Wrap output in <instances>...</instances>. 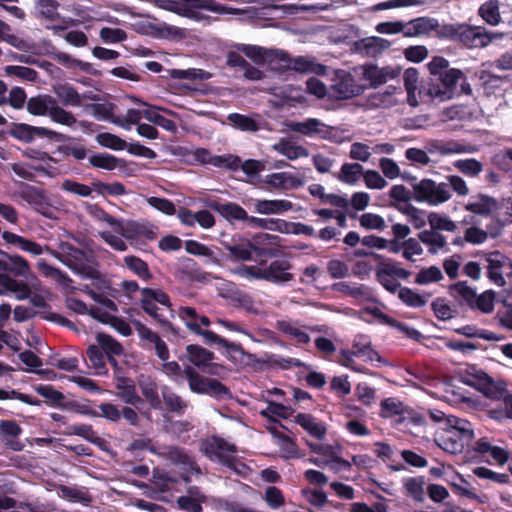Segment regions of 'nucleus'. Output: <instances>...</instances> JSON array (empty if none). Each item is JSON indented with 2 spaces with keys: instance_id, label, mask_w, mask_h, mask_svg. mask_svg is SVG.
Listing matches in <instances>:
<instances>
[{
  "instance_id": "1",
  "label": "nucleus",
  "mask_w": 512,
  "mask_h": 512,
  "mask_svg": "<svg viewBox=\"0 0 512 512\" xmlns=\"http://www.w3.org/2000/svg\"><path fill=\"white\" fill-rule=\"evenodd\" d=\"M2 238L8 244L19 247L22 251L34 256H39L45 251L67 266L74 273L85 279H98V264L93 255H88L83 250L73 246L69 242L61 241L58 250L50 249L48 246H41L39 243L24 238L15 233L4 231Z\"/></svg>"
},
{
  "instance_id": "3",
  "label": "nucleus",
  "mask_w": 512,
  "mask_h": 512,
  "mask_svg": "<svg viewBox=\"0 0 512 512\" xmlns=\"http://www.w3.org/2000/svg\"><path fill=\"white\" fill-rule=\"evenodd\" d=\"M98 237L113 250L125 252L128 249L127 241L139 238L154 240L158 235V227L148 221L123 220L119 234L110 230H100Z\"/></svg>"
},
{
  "instance_id": "45",
  "label": "nucleus",
  "mask_w": 512,
  "mask_h": 512,
  "mask_svg": "<svg viewBox=\"0 0 512 512\" xmlns=\"http://www.w3.org/2000/svg\"><path fill=\"white\" fill-rule=\"evenodd\" d=\"M497 235L498 233L488 232L478 226H471L464 231L462 241L472 245H481L484 244L489 237L495 238ZM456 243H461V240L456 241Z\"/></svg>"
},
{
  "instance_id": "11",
  "label": "nucleus",
  "mask_w": 512,
  "mask_h": 512,
  "mask_svg": "<svg viewBox=\"0 0 512 512\" xmlns=\"http://www.w3.org/2000/svg\"><path fill=\"white\" fill-rule=\"evenodd\" d=\"M201 450L210 460H217L230 469H236V458L232 455L236 453V447L223 438L212 436L206 439L201 445Z\"/></svg>"
},
{
  "instance_id": "62",
  "label": "nucleus",
  "mask_w": 512,
  "mask_h": 512,
  "mask_svg": "<svg viewBox=\"0 0 512 512\" xmlns=\"http://www.w3.org/2000/svg\"><path fill=\"white\" fill-rule=\"evenodd\" d=\"M228 120L235 128L242 131L256 132L259 129L258 123L253 118L239 113H231Z\"/></svg>"
},
{
  "instance_id": "53",
  "label": "nucleus",
  "mask_w": 512,
  "mask_h": 512,
  "mask_svg": "<svg viewBox=\"0 0 512 512\" xmlns=\"http://www.w3.org/2000/svg\"><path fill=\"white\" fill-rule=\"evenodd\" d=\"M453 166L468 177H477L483 171V164L475 158L456 160Z\"/></svg>"
},
{
  "instance_id": "15",
  "label": "nucleus",
  "mask_w": 512,
  "mask_h": 512,
  "mask_svg": "<svg viewBox=\"0 0 512 512\" xmlns=\"http://www.w3.org/2000/svg\"><path fill=\"white\" fill-rule=\"evenodd\" d=\"M225 285L227 293L221 292L222 298L230 299L234 306L241 307L254 315H266L260 301L255 300L250 294L238 290L233 283Z\"/></svg>"
},
{
  "instance_id": "19",
  "label": "nucleus",
  "mask_w": 512,
  "mask_h": 512,
  "mask_svg": "<svg viewBox=\"0 0 512 512\" xmlns=\"http://www.w3.org/2000/svg\"><path fill=\"white\" fill-rule=\"evenodd\" d=\"M186 351L188 354V359L192 364L198 368L203 369L207 373L217 374V371L220 369V367L212 363V360L214 359V354L212 352L201 346L193 344L188 345L186 347Z\"/></svg>"
},
{
  "instance_id": "25",
  "label": "nucleus",
  "mask_w": 512,
  "mask_h": 512,
  "mask_svg": "<svg viewBox=\"0 0 512 512\" xmlns=\"http://www.w3.org/2000/svg\"><path fill=\"white\" fill-rule=\"evenodd\" d=\"M310 446L313 451L322 453V466L330 467L336 472L351 469L352 463L334 454L332 446L318 444Z\"/></svg>"
},
{
  "instance_id": "39",
  "label": "nucleus",
  "mask_w": 512,
  "mask_h": 512,
  "mask_svg": "<svg viewBox=\"0 0 512 512\" xmlns=\"http://www.w3.org/2000/svg\"><path fill=\"white\" fill-rule=\"evenodd\" d=\"M353 355L356 357H363L368 361H380L379 354L372 349L371 341L365 335H357L353 342Z\"/></svg>"
},
{
  "instance_id": "49",
  "label": "nucleus",
  "mask_w": 512,
  "mask_h": 512,
  "mask_svg": "<svg viewBox=\"0 0 512 512\" xmlns=\"http://www.w3.org/2000/svg\"><path fill=\"white\" fill-rule=\"evenodd\" d=\"M142 118H144V108H130L124 115H117L112 123L125 130H130L133 125H138Z\"/></svg>"
},
{
  "instance_id": "28",
  "label": "nucleus",
  "mask_w": 512,
  "mask_h": 512,
  "mask_svg": "<svg viewBox=\"0 0 512 512\" xmlns=\"http://www.w3.org/2000/svg\"><path fill=\"white\" fill-rule=\"evenodd\" d=\"M85 209L94 221L107 224L113 233L119 234L124 219L110 215L98 204L85 203Z\"/></svg>"
},
{
  "instance_id": "22",
  "label": "nucleus",
  "mask_w": 512,
  "mask_h": 512,
  "mask_svg": "<svg viewBox=\"0 0 512 512\" xmlns=\"http://www.w3.org/2000/svg\"><path fill=\"white\" fill-rule=\"evenodd\" d=\"M275 327L278 331L292 338L298 343L306 344L310 342V336L308 334L309 328L301 325L299 321L281 319L276 322Z\"/></svg>"
},
{
  "instance_id": "30",
  "label": "nucleus",
  "mask_w": 512,
  "mask_h": 512,
  "mask_svg": "<svg viewBox=\"0 0 512 512\" xmlns=\"http://www.w3.org/2000/svg\"><path fill=\"white\" fill-rule=\"evenodd\" d=\"M401 95V88L389 86L384 91L372 94L369 101L374 107L391 108L400 103Z\"/></svg>"
},
{
  "instance_id": "52",
  "label": "nucleus",
  "mask_w": 512,
  "mask_h": 512,
  "mask_svg": "<svg viewBox=\"0 0 512 512\" xmlns=\"http://www.w3.org/2000/svg\"><path fill=\"white\" fill-rule=\"evenodd\" d=\"M68 434L71 435H77L80 437H83L87 441L102 447L106 441L99 437L92 429L91 425L87 424H78V425H71L68 427Z\"/></svg>"
},
{
  "instance_id": "33",
  "label": "nucleus",
  "mask_w": 512,
  "mask_h": 512,
  "mask_svg": "<svg viewBox=\"0 0 512 512\" xmlns=\"http://www.w3.org/2000/svg\"><path fill=\"white\" fill-rule=\"evenodd\" d=\"M265 182L275 189H294L303 185V181L288 172L272 173L266 176Z\"/></svg>"
},
{
  "instance_id": "21",
  "label": "nucleus",
  "mask_w": 512,
  "mask_h": 512,
  "mask_svg": "<svg viewBox=\"0 0 512 512\" xmlns=\"http://www.w3.org/2000/svg\"><path fill=\"white\" fill-rule=\"evenodd\" d=\"M194 8L206 9L218 14L228 12L226 7L212 0H176L175 2H171L169 7V9L179 14H186Z\"/></svg>"
},
{
  "instance_id": "5",
  "label": "nucleus",
  "mask_w": 512,
  "mask_h": 512,
  "mask_svg": "<svg viewBox=\"0 0 512 512\" xmlns=\"http://www.w3.org/2000/svg\"><path fill=\"white\" fill-rule=\"evenodd\" d=\"M141 307L161 325H169L172 316L171 303L168 295L159 289L144 288L141 290Z\"/></svg>"
},
{
  "instance_id": "14",
  "label": "nucleus",
  "mask_w": 512,
  "mask_h": 512,
  "mask_svg": "<svg viewBox=\"0 0 512 512\" xmlns=\"http://www.w3.org/2000/svg\"><path fill=\"white\" fill-rule=\"evenodd\" d=\"M428 155L431 156H450L459 154H471L477 152V147L456 140L444 141L441 139H431L425 143Z\"/></svg>"
},
{
  "instance_id": "26",
  "label": "nucleus",
  "mask_w": 512,
  "mask_h": 512,
  "mask_svg": "<svg viewBox=\"0 0 512 512\" xmlns=\"http://www.w3.org/2000/svg\"><path fill=\"white\" fill-rule=\"evenodd\" d=\"M419 96L421 98L427 97L433 103H442L451 100L448 92L442 86L439 77H431L424 82L419 89Z\"/></svg>"
},
{
  "instance_id": "13",
  "label": "nucleus",
  "mask_w": 512,
  "mask_h": 512,
  "mask_svg": "<svg viewBox=\"0 0 512 512\" xmlns=\"http://www.w3.org/2000/svg\"><path fill=\"white\" fill-rule=\"evenodd\" d=\"M184 375L188 380L191 391L199 394H208L214 397L227 395V388L216 379L206 378L196 372L191 366L184 368Z\"/></svg>"
},
{
  "instance_id": "43",
  "label": "nucleus",
  "mask_w": 512,
  "mask_h": 512,
  "mask_svg": "<svg viewBox=\"0 0 512 512\" xmlns=\"http://www.w3.org/2000/svg\"><path fill=\"white\" fill-rule=\"evenodd\" d=\"M364 167L360 163H344L338 173L337 178L349 185L356 184L363 175Z\"/></svg>"
},
{
  "instance_id": "56",
  "label": "nucleus",
  "mask_w": 512,
  "mask_h": 512,
  "mask_svg": "<svg viewBox=\"0 0 512 512\" xmlns=\"http://www.w3.org/2000/svg\"><path fill=\"white\" fill-rule=\"evenodd\" d=\"M443 279V273L438 266L432 265L422 268L415 276V283L419 285H428L439 282Z\"/></svg>"
},
{
  "instance_id": "8",
  "label": "nucleus",
  "mask_w": 512,
  "mask_h": 512,
  "mask_svg": "<svg viewBox=\"0 0 512 512\" xmlns=\"http://www.w3.org/2000/svg\"><path fill=\"white\" fill-rule=\"evenodd\" d=\"M452 197L448 184L437 183L432 179H423L414 186V198L431 206H439Z\"/></svg>"
},
{
  "instance_id": "34",
  "label": "nucleus",
  "mask_w": 512,
  "mask_h": 512,
  "mask_svg": "<svg viewBox=\"0 0 512 512\" xmlns=\"http://www.w3.org/2000/svg\"><path fill=\"white\" fill-rule=\"evenodd\" d=\"M272 149L279 154L285 156L289 160H296L299 158L308 157V150L290 139H280L272 146Z\"/></svg>"
},
{
  "instance_id": "55",
  "label": "nucleus",
  "mask_w": 512,
  "mask_h": 512,
  "mask_svg": "<svg viewBox=\"0 0 512 512\" xmlns=\"http://www.w3.org/2000/svg\"><path fill=\"white\" fill-rule=\"evenodd\" d=\"M94 191L103 196H121L127 193L125 186L120 182L105 183L96 181L92 183Z\"/></svg>"
},
{
  "instance_id": "38",
  "label": "nucleus",
  "mask_w": 512,
  "mask_h": 512,
  "mask_svg": "<svg viewBox=\"0 0 512 512\" xmlns=\"http://www.w3.org/2000/svg\"><path fill=\"white\" fill-rule=\"evenodd\" d=\"M404 86L407 92V102L410 106L416 107L419 104L417 91L419 82V72L415 68H409L403 75Z\"/></svg>"
},
{
  "instance_id": "63",
  "label": "nucleus",
  "mask_w": 512,
  "mask_h": 512,
  "mask_svg": "<svg viewBox=\"0 0 512 512\" xmlns=\"http://www.w3.org/2000/svg\"><path fill=\"white\" fill-rule=\"evenodd\" d=\"M381 408L384 413L401 415V414H412V409L404 404L401 400L396 397H390L381 402Z\"/></svg>"
},
{
  "instance_id": "10",
  "label": "nucleus",
  "mask_w": 512,
  "mask_h": 512,
  "mask_svg": "<svg viewBox=\"0 0 512 512\" xmlns=\"http://www.w3.org/2000/svg\"><path fill=\"white\" fill-rule=\"evenodd\" d=\"M478 257L489 281L497 287H504L507 283L505 276L508 256L498 250H494L482 251L478 254Z\"/></svg>"
},
{
  "instance_id": "51",
  "label": "nucleus",
  "mask_w": 512,
  "mask_h": 512,
  "mask_svg": "<svg viewBox=\"0 0 512 512\" xmlns=\"http://www.w3.org/2000/svg\"><path fill=\"white\" fill-rule=\"evenodd\" d=\"M428 223L430 225V228L439 232V231H446V232H455L457 229V224L453 220H451L448 216L437 213V212H431L427 216Z\"/></svg>"
},
{
  "instance_id": "9",
  "label": "nucleus",
  "mask_w": 512,
  "mask_h": 512,
  "mask_svg": "<svg viewBox=\"0 0 512 512\" xmlns=\"http://www.w3.org/2000/svg\"><path fill=\"white\" fill-rule=\"evenodd\" d=\"M444 33L468 48H483L487 46V30L481 26L452 24L444 27Z\"/></svg>"
},
{
  "instance_id": "40",
  "label": "nucleus",
  "mask_w": 512,
  "mask_h": 512,
  "mask_svg": "<svg viewBox=\"0 0 512 512\" xmlns=\"http://www.w3.org/2000/svg\"><path fill=\"white\" fill-rule=\"evenodd\" d=\"M239 52L245 54L248 58L253 60L256 63H261L265 60L266 57L275 55V56H283L284 53L278 50H266L260 46L249 45V44H238L236 46Z\"/></svg>"
},
{
  "instance_id": "36",
  "label": "nucleus",
  "mask_w": 512,
  "mask_h": 512,
  "mask_svg": "<svg viewBox=\"0 0 512 512\" xmlns=\"http://www.w3.org/2000/svg\"><path fill=\"white\" fill-rule=\"evenodd\" d=\"M478 15L491 26H497L502 22L499 0H487L478 8Z\"/></svg>"
},
{
  "instance_id": "59",
  "label": "nucleus",
  "mask_w": 512,
  "mask_h": 512,
  "mask_svg": "<svg viewBox=\"0 0 512 512\" xmlns=\"http://www.w3.org/2000/svg\"><path fill=\"white\" fill-rule=\"evenodd\" d=\"M390 47V42L381 37H369L362 41V50L369 56H376Z\"/></svg>"
},
{
  "instance_id": "42",
  "label": "nucleus",
  "mask_w": 512,
  "mask_h": 512,
  "mask_svg": "<svg viewBox=\"0 0 512 512\" xmlns=\"http://www.w3.org/2000/svg\"><path fill=\"white\" fill-rule=\"evenodd\" d=\"M419 241L429 247L431 254H436L439 250L443 249L447 245L446 238L439 232L429 229L424 230L418 234Z\"/></svg>"
},
{
  "instance_id": "7",
  "label": "nucleus",
  "mask_w": 512,
  "mask_h": 512,
  "mask_svg": "<svg viewBox=\"0 0 512 512\" xmlns=\"http://www.w3.org/2000/svg\"><path fill=\"white\" fill-rule=\"evenodd\" d=\"M463 383L480 390L486 397L491 399L503 400L506 416H512V395L507 393L505 384L494 382L488 375H466L462 378Z\"/></svg>"
},
{
  "instance_id": "37",
  "label": "nucleus",
  "mask_w": 512,
  "mask_h": 512,
  "mask_svg": "<svg viewBox=\"0 0 512 512\" xmlns=\"http://www.w3.org/2000/svg\"><path fill=\"white\" fill-rule=\"evenodd\" d=\"M38 270L45 276L53 279L57 284L65 289L71 288L72 279L62 270L54 266L49 265L44 260L37 262Z\"/></svg>"
},
{
  "instance_id": "20",
  "label": "nucleus",
  "mask_w": 512,
  "mask_h": 512,
  "mask_svg": "<svg viewBox=\"0 0 512 512\" xmlns=\"http://www.w3.org/2000/svg\"><path fill=\"white\" fill-rule=\"evenodd\" d=\"M179 221L187 227H195L198 224L203 229H211L215 225V218L208 210L193 212L186 208L177 211Z\"/></svg>"
},
{
  "instance_id": "54",
  "label": "nucleus",
  "mask_w": 512,
  "mask_h": 512,
  "mask_svg": "<svg viewBox=\"0 0 512 512\" xmlns=\"http://www.w3.org/2000/svg\"><path fill=\"white\" fill-rule=\"evenodd\" d=\"M89 113L98 120H108L112 122L117 118L114 115L115 105L113 103H94L86 106Z\"/></svg>"
},
{
  "instance_id": "60",
  "label": "nucleus",
  "mask_w": 512,
  "mask_h": 512,
  "mask_svg": "<svg viewBox=\"0 0 512 512\" xmlns=\"http://www.w3.org/2000/svg\"><path fill=\"white\" fill-rule=\"evenodd\" d=\"M89 163L99 169L104 170H114L117 168L120 164L119 159H117L115 156L106 154V153H99L91 155L89 158Z\"/></svg>"
},
{
  "instance_id": "4",
  "label": "nucleus",
  "mask_w": 512,
  "mask_h": 512,
  "mask_svg": "<svg viewBox=\"0 0 512 512\" xmlns=\"http://www.w3.org/2000/svg\"><path fill=\"white\" fill-rule=\"evenodd\" d=\"M27 111L34 116L48 115L55 123L69 127L77 121L70 111L59 106L57 100L48 94L31 97L27 102Z\"/></svg>"
},
{
  "instance_id": "61",
  "label": "nucleus",
  "mask_w": 512,
  "mask_h": 512,
  "mask_svg": "<svg viewBox=\"0 0 512 512\" xmlns=\"http://www.w3.org/2000/svg\"><path fill=\"white\" fill-rule=\"evenodd\" d=\"M402 213H404L408 221L412 224L415 229H421L426 225L427 216L425 211L418 209L410 204H406L402 209Z\"/></svg>"
},
{
  "instance_id": "6",
  "label": "nucleus",
  "mask_w": 512,
  "mask_h": 512,
  "mask_svg": "<svg viewBox=\"0 0 512 512\" xmlns=\"http://www.w3.org/2000/svg\"><path fill=\"white\" fill-rule=\"evenodd\" d=\"M435 422L447 420L450 430L442 437L441 447L452 454L460 453L464 442L470 441L474 432L471 424L465 418H432Z\"/></svg>"
},
{
  "instance_id": "41",
  "label": "nucleus",
  "mask_w": 512,
  "mask_h": 512,
  "mask_svg": "<svg viewBox=\"0 0 512 512\" xmlns=\"http://www.w3.org/2000/svg\"><path fill=\"white\" fill-rule=\"evenodd\" d=\"M91 316L100 322L108 323L123 336H129L132 333V329L129 324L121 318L111 316L106 312H101L100 310H92Z\"/></svg>"
},
{
  "instance_id": "35",
  "label": "nucleus",
  "mask_w": 512,
  "mask_h": 512,
  "mask_svg": "<svg viewBox=\"0 0 512 512\" xmlns=\"http://www.w3.org/2000/svg\"><path fill=\"white\" fill-rule=\"evenodd\" d=\"M211 208L217 211L224 219L232 223L234 221H245L247 212L240 205L227 202V203H214Z\"/></svg>"
},
{
  "instance_id": "16",
  "label": "nucleus",
  "mask_w": 512,
  "mask_h": 512,
  "mask_svg": "<svg viewBox=\"0 0 512 512\" xmlns=\"http://www.w3.org/2000/svg\"><path fill=\"white\" fill-rule=\"evenodd\" d=\"M289 128L293 132L300 133L308 137H320L322 139H331L335 134L334 128L326 125L316 118L292 122L289 125Z\"/></svg>"
},
{
  "instance_id": "48",
  "label": "nucleus",
  "mask_w": 512,
  "mask_h": 512,
  "mask_svg": "<svg viewBox=\"0 0 512 512\" xmlns=\"http://www.w3.org/2000/svg\"><path fill=\"white\" fill-rule=\"evenodd\" d=\"M225 248L238 260L249 261L252 259V250L256 247L247 239H241L238 243L225 244Z\"/></svg>"
},
{
  "instance_id": "12",
  "label": "nucleus",
  "mask_w": 512,
  "mask_h": 512,
  "mask_svg": "<svg viewBox=\"0 0 512 512\" xmlns=\"http://www.w3.org/2000/svg\"><path fill=\"white\" fill-rule=\"evenodd\" d=\"M364 92V87L357 83L353 75L340 70L335 73L329 87V98L335 100H348Z\"/></svg>"
},
{
  "instance_id": "31",
  "label": "nucleus",
  "mask_w": 512,
  "mask_h": 512,
  "mask_svg": "<svg viewBox=\"0 0 512 512\" xmlns=\"http://www.w3.org/2000/svg\"><path fill=\"white\" fill-rule=\"evenodd\" d=\"M288 67L296 72L305 74L324 75L326 67L318 63L314 58L298 56L289 61Z\"/></svg>"
},
{
  "instance_id": "17",
  "label": "nucleus",
  "mask_w": 512,
  "mask_h": 512,
  "mask_svg": "<svg viewBox=\"0 0 512 512\" xmlns=\"http://www.w3.org/2000/svg\"><path fill=\"white\" fill-rule=\"evenodd\" d=\"M400 70L390 66L378 67L376 65L363 66V78L369 82L371 88H377L398 77Z\"/></svg>"
},
{
  "instance_id": "18",
  "label": "nucleus",
  "mask_w": 512,
  "mask_h": 512,
  "mask_svg": "<svg viewBox=\"0 0 512 512\" xmlns=\"http://www.w3.org/2000/svg\"><path fill=\"white\" fill-rule=\"evenodd\" d=\"M291 264L286 260H274L264 267V280L276 285L288 283L294 279L290 273Z\"/></svg>"
},
{
  "instance_id": "47",
  "label": "nucleus",
  "mask_w": 512,
  "mask_h": 512,
  "mask_svg": "<svg viewBox=\"0 0 512 512\" xmlns=\"http://www.w3.org/2000/svg\"><path fill=\"white\" fill-rule=\"evenodd\" d=\"M426 484L424 476L408 477L404 479L403 485L407 495L411 496L415 501L422 502L424 500V486Z\"/></svg>"
},
{
  "instance_id": "24",
  "label": "nucleus",
  "mask_w": 512,
  "mask_h": 512,
  "mask_svg": "<svg viewBox=\"0 0 512 512\" xmlns=\"http://www.w3.org/2000/svg\"><path fill=\"white\" fill-rule=\"evenodd\" d=\"M254 211L263 215H281L293 209V203L286 199H256Z\"/></svg>"
},
{
  "instance_id": "29",
  "label": "nucleus",
  "mask_w": 512,
  "mask_h": 512,
  "mask_svg": "<svg viewBox=\"0 0 512 512\" xmlns=\"http://www.w3.org/2000/svg\"><path fill=\"white\" fill-rule=\"evenodd\" d=\"M497 208V200L486 194H479L473 197L472 200L464 206L466 211L481 216H487Z\"/></svg>"
},
{
  "instance_id": "50",
  "label": "nucleus",
  "mask_w": 512,
  "mask_h": 512,
  "mask_svg": "<svg viewBox=\"0 0 512 512\" xmlns=\"http://www.w3.org/2000/svg\"><path fill=\"white\" fill-rule=\"evenodd\" d=\"M335 291L347 294L357 300L369 299L370 290L365 285H351L347 282H339L333 285Z\"/></svg>"
},
{
  "instance_id": "23",
  "label": "nucleus",
  "mask_w": 512,
  "mask_h": 512,
  "mask_svg": "<svg viewBox=\"0 0 512 512\" xmlns=\"http://www.w3.org/2000/svg\"><path fill=\"white\" fill-rule=\"evenodd\" d=\"M22 429L11 420H3L0 422V440L9 449L13 451H21L24 445L19 441L18 437Z\"/></svg>"
},
{
  "instance_id": "58",
  "label": "nucleus",
  "mask_w": 512,
  "mask_h": 512,
  "mask_svg": "<svg viewBox=\"0 0 512 512\" xmlns=\"http://www.w3.org/2000/svg\"><path fill=\"white\" fill-rule=\"evenodd\" d=\"M87 358L90 367L94 370L96 375H105L107 373L104 356L97 346L91 345L88 347Z\"/></svg>"
},
{
  "instance_id": "64",
  "label": "nucleus",
  "mask_w": 512,
  "mask_h": 512,
  "mask_svg": "<svg viewBox=\"0 0 512 512\" xmlns=\"http://www.w3.org/2000/svg\"><path fill=\"white\" fill-rule=\"evenodd\" d=\"M96 141L99 145L116 151L124 150L127 148V143L125 140L108 132L97 134Z\"/></svg>"
},
{
  "instance_id": "27",
  "label": "nucleus",
  "mask_w": 512,
  "mask_h": 512,
  "mask_svg": "<svg viewBox=\"0 0 512 512\" xmlns=\"http://www.w3.org/2000/svg\"><path fill=\"white\" fill-rule=\"evenodd\" d=\"M19 195L24 201L42 214H45L46 210L49 208V199L45 192L34 186L23 185Z\"/></svg>"
},
{
  "instance_id": "57",
  "label": "nucleus",
  "mask_w": 512,
  "mask_h": 512,
  "mask_svg": "<svg viewBox=\"0 0 512 512\" xmlns=\"http://www.w3.org/2000/svg\"><path fill=\"white\" fill-rule=\"evenodd\" d=\"M266 505L272 510H278L285 506V496L282 490L276 486L266 487L263 495Z\"/></svg>"
},
{
  "instance_id": "46",
  "label": "nucleus",
  "mask_w": 512,
  "mask_h": 512,
  "mask_svg": "<svg viewBox=\"0 0 512 512\" xmlns=\"http://www.w3.org/2000/svg\"><path fill=\"white\" fill-rule=\"evenodd\" d=\"M376 275L394 277L396 279H408L410 272L402 268L398 263L393 261L381 262L375 271Z\"/></svg>"
},
{
  "instance_id": "2",
  "label": "nucleus",
  "mask_w": 512,
  "mask_h": 512,
  "mask_svg": "<svg viewBox=\"0 0 512 512\" xmlns=\"http://www.w3.org/2000/svg\"><path fill=\"white\" fill-rule=\"evenodd\" d=\"M0 270L8 271L15 277L26 278L22 281L6 273H0V295L12 294L17 300H25L31 293L43 291V285L31 272L28 261L18 254L10 255L0 250Z\"/></svg>"
},
{
  "instance_id": "32",
  "label": "nucleus",
  "mask_w": 512,
  "mask_h": 512,
  "mask_svg": "<svg viewBox=\"0 0 512 512\" xmlns=\"http://www.w3.org/2000/svg\"><path fill=\"white\" fill-rule=\"evenodd\" d=\"M52 91L65 106L79 107L82 105V97H80V93H78V91L70 84H54L52 86Z\"/></svg>"
},
{
  "instance_id": "44",
  "label": "nucleus",
  "mask_w": 512,
  "mask_h": 512,
  "mask_svg": "<svg viewBox=\"0 0 512 512\" xmlns=\"http://www.w3.org/2000/svg\"><path fill=\"white\" fill-rule=\"evenodd\" d=\"M439 80H441L442 86L448 92V95L452 99L455 95L457 83L464 79V74L461 70L456 68H449L440 73Z\"/></svg>"
}]
</instances>
